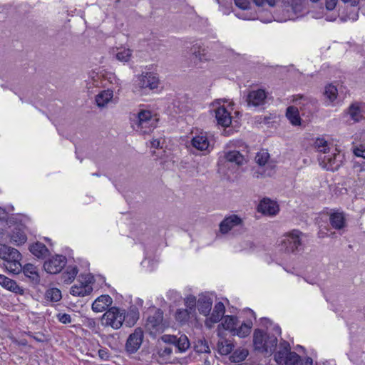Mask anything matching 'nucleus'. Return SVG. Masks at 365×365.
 Returning a JSON list of instances; mask_svg holds the SVG:
<instances>
[{
    "label": "nucleus",
    "mask_w": 365,
    "mask_h": 365,
    "mask_svg": "<svg viewBox=\"0 0 365 365\" xmlns=\"http://www.w3.org/2000/svg\"><path fill=\"white\" fill-rule=\"evenodd\" d=\"M21 253L16 249L11 247L4 260L6 262H9V261L14 262V260H21Z\"/></svg>",
    "instance_id": "obj_42"
},
{
    "label": "nucleus",
    "mask_w": 365,
    "mask_h": 365,
    "mask_svg": "<svg viewBox=\"0 0 365 365\" xmlns=\"http://www.w3.org/2000/svg\"><path fill=\"white\" fill-rule=\"evenodd\" d=\"M303 236L304 234L298 230H293L283 235L279 244L280 250L287 253H296L302 250Z\"/></svg>",
    "instance_id": "obj_3"
},
{
    "label": "nucleus",
    "mask_w": 365,
    "mask_h": 365,
    "mask_svg": "<svg viewBox=\"0 0 365 365\" xmlns=\"http://www.w3.org/2000/svg\"><path fill=\"white\" fill-rule=\"evenodd\" d=\"M190 312L187 309H178L175 312V319L180 322H186L189 319Z\"/></svg>",
    "instance_id": "obj_43"
},
{
    "label": "nucleus",
    "mask_w": 365,
    "mask_h": 365,
    "mask_svg": "<svg viewBox=\"0 0 365 365\" xmlns=\"http://www.w3.org/2000/svg\"><path fill=\"white\" fill-rule=\"evenodd\" d=\"M24 275L29 278L31 282L35 284L40 282V276L38 273L37 268L32 264L28 263L22 267V271Z\"/></svg>",
    "instance_id": "obj_23"
},
{
    "label": "nucleus",
    "mask_w": 365,
    "mask_h": 365,
    "mask_svg": "<svg viewBox=\"0 0 365 365\" xmlns=\"http://www.w3.org/2000/svg\"><path fill=\"white\" fill-rule=\"evenodd\" d=\"M194 350L197 353H210V349L207 341L204 338L198 339L195 341Z\"/></svg>",
    "instance_id": "obj_35"
},
{
    "label": "nucleus",
    "mask_w": 365,
    "mask_h": 365,
    "mask_svg": "<svg viewBox=\"0 0 365 365\" xmlns=\"http://www.w3.org/2000/svg\"><path fill=\"white\" fill-rule=\"evenodd\" d=\"M125 320L123 312L118 307H113L108 309L102 316V325L111 327L115 329L120 328Z\"/></svg>",
    "instance_id": "obj_4"
},
{
    "label": "nucleus",
    "mask_w": 365,
    "mask_h": 365,
    "mask_svg": "<svg viewBox=\"0 0 365 365\" xmlns=\"http://www.w3.org/2000/svg\"><path fill=\"white\" fill-rule=\"evenodd\" d=\"M133 121V129L143 135L151 133L157 125L156 118L152 116L150 111L146 110H141Z\"/></svg>",
    "instance_id": "obj_2"
},
{
    "label": "nucleus",
    "mask_w": 365,
    "mask_h": 365,
    "mask_svg": "<svg viewBox=\"0 0 365 365\" xmlns=\"http://www.w3.org/2000/svg\"><path fill=\"white\" fill-rule=\"evenodd\" d=\"M84 325L89 329H95L97 327V322L94 319L86 318L84 321Z\"/></svg>",
    "instance_id": "obj_53"
},
{
    "label": "nucleus",
    "mask_w": 365,
    "mask_h": 365,
    "mask_svg": "<svg viewBox=\"0 0 365 365\" xmlns=\"http://www.w3.org/2000/svg\"><path fill=\"white\" fill-rule=\"evenodd\" d=\"M78 272L77 266H68L65 272L63 273L64 282L67 284L71 283Z\"/></svg>",
    "instance_id": "obj_36"
},
{
    "label": "nucleus",
    "mask_w": 365,
    "mask_h": 365,
    "mask_svg": "<svg viewBox=\"0 0 365 365\" xmlns=\"http://www.w3.org/2000/svg\"><path fill=\"white\" fill-rule=\"evenodd\" d=\"M344 3H350L351 6H355L358 4L359 0H341Z\"/></svg>",
    "instance_id": "obj_64"
},
{
    "label": "nucleus",
    "mask_w": 365,
    "mask_h": 365,
    "mask_svg": "<svg viewBox=\"0 0 365 365\" xmlns=\"http://www.w3.org/2000/svg\"><path fill=\"white\" fill-rule=\"evenodd\" d=\"M269 158V153L266 150H262V151L257 153V154L255 157V160H256V163L259 165L263 166L267 163Z\"/></svg>",
    "instance_id": "obj_44"
},
{
    "label": "nucleus",
    "mask_w": 365,
    "mask_h": 365,
    "mask_svg": "<svg viewBox=\"0 0 365 365\" xmlns=\"http://www.w3.org/2000/svg\"><path fill=\"white\" fill-rule=\"evenodd\" d=\"M0 285L4 289L16 294L24 295L25 293L24 289L19 286L16 281L4 274H0Z\"/></svg>",
    "instance_id": "obj_18"
},
{
    "label": "nucleus",
    "mask_w": 365,
    "mask_h": 365,
    "mask_svg": "<svg viewBox=\"0 0 365 365\" xmlns=\"http://www.w3.org/2000/svg\"><path fill=\"white\" fill-rule=\"evenodd\" d=\"M254 349L262 354H273L275 351L278 339L277 336L264 331L261 329H255L252 335Z\"/></svg>",
    "instance_id": "obj_1"
},
{
    "label": "nucleus",
    "mask_w": 365,
    "mask_h": 365,
    "mask_svg": "<svg viewBox=\"0 0 365 365\" xmlns=\"http://www.w3.org/2000/svg\"><path fill=\"white\" fill-rule=\"evenodd\" d=\"M260 325L267 330L269 327L273 325V323L269 318L262 317L260 319Z\"/></svg>",
    "instance_id": "obj_57"
},
{
    "label": "nucleus",
    "mask_w": 365,
    "mask_h": 365,
    "mask_svg": "<svg viewBox=\"0 0 365 365\" xmlns=\"http://www.w3.org/2000/svg\"><path fill=\"white\" fill-rule=\"evenodd\" d=\"M339 154L334 153L331 155L319 157V164L327 170H337L340 167L341 160Z\"/></svg>",
    "instance_id": "obj_13"
},
{
    "label": "nucleus",
    "mask_w": 365,
    "mask_h": 365,
    "mask_svg": "<svg viewBox=\"0 0 365 365\" xmlns=\"http://www.w3.org/2000/svg\"><path fill=\"white\" fill-rule=\"evenodd\" d=\"M98 356L102 360H108L109 359L110 354H109V351L108 349H106V348L100 349L98 350Z\"/></svg>",
    "instance_id": "obj_55"
},
{
    "label": "nucleus",
    "mask_w": 365,
    "mask_h": 365,
    "mask_svg": "<svg viewBox=\"0 0 365 365\" xmlns=\"http://www.w3.org/2000/svg\"><path fill=\"white\" fill-rule=\"evenodd\" d=\"M267 98V93L263 89L253 90L249 92L246 101L249 106H259L264 103Z\"/></svg>",
    "instance_id": "obj_14"
},
{
    "label": "nucleus",
    "mask_w": 365,
    "mask_h": 365,
    "mask_svg": "<svg viewBox=\"0 0 365 365\" xmlns=\"http://www.w3.org/2000/svg\"><path fill=\"white\" fill-rule=\"evenodd\" d=\"M257 211L265 215H276L279 211L277 203L269 198H263L257 206Z\"/></svg>",
    "instance_id": "obj_12"
},
{
    "label": "nucleus",
    "mask_w": 365,
    "mask_h": 365,
    "mask_svg": "<svg viewBox=\"0 0 365 365\" xmlns=\"http://www.w3.org/2000/svg\"><path fill=\"white\" fill-rule=\"evenodd\" d=\"M287 354L284 353L282 351L279 350L274 354V360L278 364H285L286 361V355Z\"/></svg>",
    "instance_id": "obj_50"
},
{
    "label": "nucleus",
    "mask_w": 365,
    "mask_h": 365,
    "mask_svg": "<svg viewBox=\"0 0 365 365\" xmlns=\"http://www.w3.org/2000/svg\"><path fill=\"white\" fill-rule=\"evenodd\" d=\"M20 261L21 260H14V262L9 261L4 264V267L9 273L18 274L22 271V265Z\"/></svg>",
    "instance_id": "obj_38"
},
{
    "label": "nucleus",
    "mask_w": 365,
    "mask_h": 365,
    "mask_svg": "<svg viewBox=\"0 0 365 365\" xmlns=\"http://www.w3.org/2000/svg\"><path fill=\"white\" fill-rule=\"evenodd\" d=\"M67 259L61 255H56L45 261L43 268L47 273L58 274L65 267Z\"/></svg>",
    "instance_id": "obj_7"
},
{
    "label": "nucleus",
    "mask_w": 365,
    "mask_h": 365,
    "mask_svg": "<svg viewBox=\"0 0 365 365\" xmlns=\"http://www.w3.org/2000/svg\"><path fill=\"white\" fill-rule=\"evenodd\" d=\"M234 2L238 8L242 10H246L250 8V0H234Z\"/></svg>",
    "instance_id": "obj_51"
},
{
    "label": "nucleus",
    "mask_w": 365,
    "mask_h": 365,
    "mask_svg": "<svg viewBox=\"0 0 365 365\" xmlns=\"http://www.w3.org/2000/svg\"><path fill=\"white\" fill-rule=\"evenodd\" d=\"M112 303L113 299L108 294H103L93 302L92 309L95 312H102L110 307Z\"/></svg>",
    "instance_id": "obj_20"
},
{
    "label": "nucleus",
    "mask_w": 365,
    "mask_h": 365,
    "mask_svg": "<svg viewBox=\"0 0 365 365\" xmlns=\"http://www.w3.org/2000/svg\"><path fill=\"white\" fill-rule=\"evenodd\" d=\"M163 312L160 309H153L149 312L145 328L151 335L163 330Z\"/></svg>",
    "instance_id": "obj_6"
},
{
    "label": "nucleus",
    "mask_w": 365,
    "mask_h": 365,
    "mask_svg": "<svg viewBox=\"0 0 365 365\" xmlns=\"http://www.w3.org/2000/svg\"><path fill=\"white\" fill-rule=\"evenodd\" d=\"M58 320L62 324H66L71 322V315L66 313H59L56 316Z\"/></svg>",
    "instance_id": "obj_49"
},
{
    "label": "nucleus",
    "mask_w": 365,
    "mask_h": 365,
    "mask_svg": "<svg viewBox=\"0 0 365 365\" xmlns=\"http://www.w3.org/2000/svg\"><path fill=\"white\" fill-rule=\"evenodd\" d=\"M354 153L357 157L365 158V146L360 145L359 147H356L354 150Z\"/></svg>",
    "instance_id": "obj_52"
},
{
    "label": "nucleus",
    "mask_w": 365,
    "mask_h": 365,
    "mask_svg": "<svg viewBox=\"0 0 365 365\" xmlns=\"http://www.w3.org/2000/svg\"><path fill=\"white\" fill-rule=\"evenodd\" d=\"M234 348L235 344L227 339H221L217 343V351L222 356L231 354Z\"/></svg>",
    "instance_id": "obj_26"
},
{
    "label": "nucleus",
    "mask_w": 365,
    "mask_h": 365,
    "mask_svg": "<svg viewBox=\"0 0 365 365\" xmlns=\"http://www.w3.org/2000/svg\"><path fill=\"white\" fill-rule=\"evenodd\" d=\"M317 100L314 98H307L300 96L297 100L296 103L299 106L302 110L312 113L316 110Z\"/></svg>",
    "instance_id": "obj_21"
},
{
    "label": "nucleus",
    "mask_w": 365,
    "mask_h": 365,
    "mask_svg": "<svg viewBox=\"0 0 365 365\" xmlns=\"http://www.w3.org/2000/svg\"><path fill=\"white\" fill-rule=\"evenodd\" d=\"M61 297V292L58 288H50L46 291L45 299L47 301L57 302Z\"/></svg>",
    "instance_id": "obj_37"
},
{
    "label": "nucleus",
    "mask_w": 365,
    "mask_h": 365,
    "mask_svg": "<svg viewBox=\"0 0 365 365\" xmlns=\"http://www.w3.org/2000/svg\"><path fill=\"white\" fill-rule=\"evenodd\" d=\"M225 158L227 161L241 165L245 161V157L237 150H231L225 153Z\"/></svg>",
    "instance_id": "obj_31"
},
{
    "label": "nucleus",
    "mask_w": 365,
    "mask_h": 365,
    "mask_svg": "<svg viewBox=\"0 0 365 365\" xmlns=\"http://www.w3.org/2000/svg\"><path fill=\"white\" fill-rule=\"evenodd\" d=\"M245 312L248 314L249 317L245 322H243L239 327H236L232 334L233 336L236 335L239 337L245 338L251 332V329L253 325L252 319H256L255 313L253 312V310L249 308L246 309Z\"/></svg>",
    "instance_id": "obj_9"
},
{
    "label": "nucleus",
    "mask_w": 365,
    "mask_h": 365,
    "mask_svg": "<svg viewBox=\"0 0 365 365\" xmlns=\"http://www.w3.org/2000/svg\"><path fill=\"white\" fill-rule=\"evenodd\" d=\"M122 312L123 316L125 317L123 322H125L128 327L133 326L139 319V312L135 307H130L127 312H125L124 310Z\"/></svg>",
    "instance_id": "obj_25"
},
{
    "label": "nucleus",
    "mask_w": 365,
    "mask_h": 365,
    "mask_svg": "<svg viewBox=\"0 0 365 365\" xmlns=\"http://www.w3.org/2000/svg\"><path fill=\"white\" fill-rule=\"evenodd\" d=\"M11 247H9L4 244L0 243V258L4 259L7 252H9Z\"/></svg>",
    "instance_id": "obj_54"
},
{
    "label": "nucleus",
    "mask_w": 365,
    "mask_h": 365,
    "mask_svg": "<svg viewBox=\"0 0 365 365\" xmlns=\"http://www.w3.org/2000/svg\"><path fill=\"white\" fill-rule=\"evenodd\" d=\"M5 219H7V212L0 207V220L4 222Z\"/></svg>",
    "instance_id": "obj_62"
},
{
    "label": "nucleus",
    "mask_w": 365,
    "mask_h": 365,
    "mask_svg": "<svg viewBox=\"0 0 365 365\" xmlns=\"http://www.w3.org/2000/svg\"><path fill=\"white\" fill-rule=\"evenodd\" d=\"M113 96V91L103 90L96 96V102L98 107H104Z\"/></svg>",
    "instance_id": "obj_28"
},
{
    "label": "nucleus",
    "mask_w": 365,
    "mask_h": 365,
    "mask_svg": "<svg viewBox=\"0 0 365 365\" xmlns=\"http://www.w3.org/2000/svg\"><path fill=\"white\" fill-rule=\"evenodd\" d=\"M212 299L207 295H201L197 300V309L201 314L207 316L212 309Z\"/></svg>",
    "instance_id": "obj_22"
},
{
    "label": "nucleus",
    "mask_w": 365,
    "mask_h": 365,
    "mask_svg": "<svg viewBox=\"0 0 365 365\" xmlns=\"http://www.w3.org/2000/svg\"><path fill=\"white\" fill-rule=\"evenodd\" d=\"M346 113L354 123H359L365 119V103L361 102L352 103L346 109Z\"/></svg>",
    "instance_id": "obj_10"
},
{
    "label": "nucleus",
    "mask_w": 365,
    "mask_h": 365,
    "mask_svg": "<svg viewBox=\"0 0 365 365\" xmlns=\"http://www.w3.org/2000/svg\"><path fill=\"white\" fill-rule=\"evenodd\" d=\"M338 0H326L325 6L327 10H333L337 4Z\"/></svg>",
    "instance_id": "obj_59"
},
{
    "label": "nucleus",
    "mask_w": 365,
    "mask_h": 365,
    "mask_svg": "<svg viewBox=\"0 0 365 365\" xmlns=\"http://www.w3.org/2000/svg\"><path fill=\"white\" fill-rule=\"evenodd\" d=\"M151 147L153 148H162L160 145V139H153L151 142Z\"/></svg>",
    "instance_id": "obj_61"
},
{
    "label": "nucleus",
    "mask_w": 365,
    "mask_h": 365,
    "mask_svg": "<svg viewBox=\"0 0 365 365\" xmlns=\"http://www.w3.org/2000/svg\"><path fill=\"white\" fill-rule=\"evenodd\" d=\"M329 223L332 228L340 230L346 226L345 213L342 211L334 210L329 214Z\"/></svg>",
    "instance_id": "obj_16"
},
{
    "label": "nucleus",
    "mask_w": 365,
    "mask_h": 365,
    "mask_svg": "<svg viewBox=\"0 0 365 365\" xmlns=\"http://www.w3.org/2000/svg\"><path fill=\"white\" fill-rule=\"evenodd\" d=\"M286 355V365H296L300 359V356L294 351H290Z\"/></svg>",
    "instance_id": "obj_45"
},
{
    "label": "nucleus",
    "mask_w": 365,
    "mask_h": 365,
    "mask_svg": "<svg viewBox=\"0 0 365 365\" xmlns=\"http://www.w3.org/2000/svg\"><path fill=\"white\" fill-rule=\"evenodd\" d=\"M4 222H6V224L9 225V226L17 223L16 217L14 215H9L8 213L7 219H5Z\"/></svg>",
    "instance_id": "obj_60"
},
{
    "label": "nucleus",
    "mask_w": 365,
    "mask_h": 365,
    "mask_svg": "<svg viewBox=\"0 0 365 365\" xmlns=\"http://www.w3.org/2000/svg\"><path fill=\"white\" fill-rule=\"evenodd\" d=\"M29 251L39 259H43L49 254V250L46 246L40 242L31 245L29 246Z\"/></svg>",
    "instance_id": "obj_24"
},
{
    "label": "nucleus",
    "mask_w": 365,
    "mask_h": 365,
    "mask_svg": "<svg viewBox=\"0 0 365 365\" xmlns=\"http://www.w3.org/2000/svg\"><path fill=\"white\" fill-rule=\"evenodd\" d=\"M165 341L173 344L180 352L186 351L190 346V342L185 335H181L179 338L175 336L165 335L163 337Z\"/></svg>",
    "instance_id": "obj_17"
},
{
    "label": "nucleus",
    "mask_w": 365,
    "mask_h": 365,
    "mask_svg": "<svg viewBox=\"0 0 365 365\" xmlns=\"http://www.w3.org/2000/svg\"><path fill=\"white\" fill-rule=\"evenodd\" d=\"M196 304H197L196 298L192 295H190L185 300V304L190 309V312L195 310Z\"/></svg>",
    "instance_id": "obj_48"
},
{
    "label": "nucleus",
    "mask_w": 365,
    "mask_h": 365,
    "mask_svg": "<svg viewBox=\"0 0 365 365\" xmlns=\"http://www.w3.org/2000/svg\"><path fill=\"white\" fill-rule=\"evenodd\" d=\"M286 116L293 125H301V118L299 116L298 108L294 106H289L287 108Z\"/></svg>",
    "instance_id": "obj_32"
},
{
    "label": "nucleus",
    "mask_w": 365,
    "mask_h": 365,
    "mask_svg": "<svg viewBox=\"0 0 365 365\" xmlns=\"http://www.w3.org/2000/svg\"><path fill=\"white\" fill-rule=\"evenodd\" d=\"M93 292L91 286L81 283L80 286L73 285L71 289V294L73 296L85 297Z\"/></svg>",
    "instance_id": "obj_27"
},
{
    "label": "nucleus",
    "mask_w": 365,
    "mask_h": 365,
    "mask_svg": "<svg viewBox=\"0 0 365 365\" xmlns=\"http://www.w3.org/2000/svg\"><path fill=\"white\" fill-rule=\"evenodd\" d=\"M290 344L287 341H283L279 344V350L282 351L284 353L287 354L290 351Z\"/></svg>",
    "instance_id": "obj_56"
},
{
    "label": "nucleus",
    "mask_w": 365,
    "mask_h": 365,
    "mask_svg": "<svg viewBox=\"0 0 365 365\" xmlns=\"http://www.w3.org/2000/svg\"><path fill=\"white\" fill-rule=\"evenodd\" d=\"M215 118L219 125L225 128H228L232 123V117L230 113L227 110L224 106H220L215 110ZM231 129H225V134L227 135H230Z\"/></svg>",
    "instance_id": "obj_11"
},
{
    "label": "nucleus",
    "mask_w": 365,
    "mask_h": 365,
    "mask_svg": "<svg viewBox=\"0 0 365 365\" xmlns=\"http://www.w3.org/2000/svg\"><path fill=\"white\" fill-rule=\"evenodd\" d=\"M27 237L24 232L19 227H15L11 235V242L16 245L26 242Z\"/></svg>",
    "instance_id": "obj_30"
},
{
    "label": "nucleus",
    "mask_w": 365,
    "mask_h": 365,
    "mask_svg": "<svg viewBox=\"0 0 365 365\" xmlns=\"http://www.w3.org/2000/svg\"><path fill=\"white\" fill-rule=\"evenodd\" d=\"M172 353H173V348L170 346L161 347L158 351V354L159 355V356L161 358H163L165 359L170 357Z\"/></svg>",
    "instance_id": "obj_47"
},
{
    "label": "nucleus",
    "mask_w": 365,
    "mask_h": 365,
    "mask_svg": "<svg viewBox=\"0 0 365 365\" xmlns=\"http://www.w3.org/2000/svg\"><path fill=\"white\" fill-rule=\"evenodd\" d=\"M324 95L329 103H332L337 97L338 91L336 86L329 84L325 87Z\"/></svg>",
    "instance_id": "obj_40"
},
{
    "label": "nucleus",
    "mask_w": 365,
    "mask_h": 365,
    "mask_svg": "<svg viewBox=\"0 0 365 365\" xmlns=\"http://www.w3.org/2000/svg\"><path fill=\"white\" fill-rule=\"evenodd\" d=\"M159 78L157 73L153 72L143 73L137 77L136 85L141 89L153 90L159 85Z\"/></svg>",
    "instance_id": "obj_8"
},
{
    "label": "nucleus",
    "mask_w": 365,
    "mask_h": 365,
    "mask_svg": "<svg viewBox=\"0 0 365 365\" xmlns=\"http://www.w3.org/2000/svg\"><path fill=\"white\" fill-rule=\"evenodd\" d=\"M273 325L274 326H273L272 330H273L274 333L272 334H274L275 336L276 335L280 336L282 334L281 328L279 327V325H277V324H273Z\"/></svg>",
    "instance_id": "obj_63"
},
{
    "label": "nucleus",
    "mask_w": 365,
    "mask_h": 365,
    "mask_svg": "<svg viewBox=\"0 0 365 365\" xmlns=\"http://www.w3.org/2000/svg\"><path fill=\"white\" fill-rule=\"evenodd\" d=\"M242 220L237 215L226 217L220 224V231L222 234H227L232 228L242 226Z\"/></svg>",
    "instance_id": "obj_15"
},
{
    "label": "nucleus",
    "mask_w": 365,
    "mask_h": 365,
    "mask_svg": "<svg viewBox=\"0 0 365 365\" xmlns=\"http://www.w3.org/2000/svg\"><path fill=\"white\" fill-rule=\"evenodd\" d=\"M192 145L200 151H207L210 153L211 150L210 144L207 135L204 133H200L194 136L191 140Z\"/></svg>",
    "instance_id": "obj_19"
},
{
    "label": "nucleus",
    "mask_w": 365,
    "mask_h": 365,
    "mask_svg": "<svg viewBox=\"0 0 365 365\" xmlns=\"http://www.w3.org/2000/svg\"><path fill=\"white\" fill-rule=\"evenodd\" d=\"M254 3L258 6H262L264 3H267L270 6L275 5V0H253Z\"/></svg>",
    "instance_id": "obj_58"
},
{
    "label": "nucleus",
    "mask_w": 365,
    "mask_h": 365,
    "mask_svg": "<svg viewBox=\"0 0 365 365\" xmlns=\"http://www.w3.org/2000/svg\"><path fill=\"white\" fill-rule=\"evenodd\" d=\"M144 339V332L142 328L137 327L131 333L125 342V351L128 355L135 354L142 345Z\"/></svg>",
    "instance_id": "obj_5"
},
{
    "label": "nucleus",
    "mask_w": 365,
    "mask_h": 365,
    "mask_svg": "<svg viewBox=\"0 0 365 365\" xmlns=\"http://www.w3.org/2000/svg\"><path fill=\"white\" fill-rule=\"evenodd\" d=\"M191 52L196 58H198L200 61L206 60L205 58V50L202 48L200 46L197 44L194 45L191 48Z\"/></svg>",
    "instance_id": "obj_46"
},
{
    "label": "nucleus",
    "mask_w": 365,
    "mask_h": 365,
    "mask_svg": "<svg viewBox=\"0 0 365 365\" xmlns=\"http://www.w3.org/2000/svg\"><path fill=\"white\" fill-rule=\"evenodd\" d=\"M132 55V51L128 48H123L118 51L116 54V58L121 62L129 61Z\"/></svg>",
    "instance_id": "obj_41"
},
{
    "label": "nucleus",
    "mask_w": 365,
    "mask_h": 365,
    "mask_svg": "<svg viewBox=\"0 0 365 365\" xmlns=\"http://www.w3.org/2000/svg\"><path fill=\"white\" fill-rule=\"evenodd\" d=\"M249 354V351L247 349H237L230 356L229 359L233 363H240L246 359Z\"/></svg>",
    "instance_id": "obj_34"
},
{
    "label": "nucleus",
    "mask_w": 365,
    "mask_h": 365,
    "mask_svg": "<svg viewBox=\"0 0 365 365\" xmlns=\"http://www.w3.org/2000/svg\"><path fill=\"white\" fill-rule=\"evenodd\" d=\"M225 308L222 302H219L216 303L214 307V309L211 313L210 320L213 323L220 322L225 314Z\"/></svg>",
    "instance_id": "obj_29"
},
{
    "label": "nucleus",
    "mask_w": 365,
    "mask_h": 365,
    "mask_svg": "<svg viewBox=\"0 0 365 365\" xmlns=\"http://www.w3.org/2000/svg\"><path fill=\"white\" fill-rule=\"evenodd\" d=\"M238 324V318L235 316L229 315L225 317L224 321L221 324L223 328L226 330L230 331L232 334H233L234 331L235 330Z\"/></svg>",
    "instance_id": "obj_33"
},
{
    "label": "nucleus",
    "mask_w": 365,
    "mask_h": 365,
    "mask_svg": "<svg viewBox=\"0 0 365 365\" xmlns=\"http://www.w3.org/2000/svg\"><path fill=\"white\" fill-rule=\"evenodd\" d=\"M314 148L320 153H327L329 151L328 142L323 138H318L314 143Z\"/></svg>",
    "instance_id": "obj_39"
}]
</instances>
